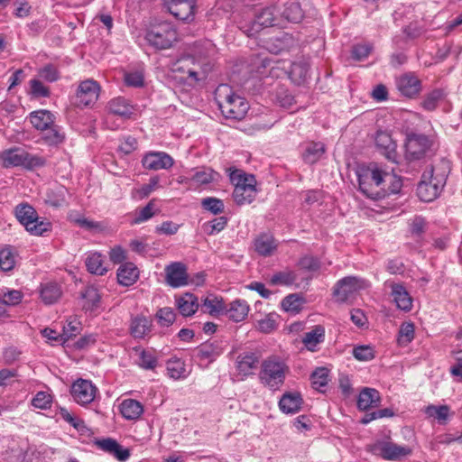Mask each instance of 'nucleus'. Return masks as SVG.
I'll return each mask as SVG.
<instances>
[{"label": "nucleus", "mask_w": 462, "mask_h": 462, "mask_svg": "<svg viewBox=\"0 0 462 462\" xmlns=\"http://www.w3.org/2000/svg\"><path fill=\"white\" fill-rule=\"evenodd\" d=\"M356 175L359 190L375 200L398 193L402 186L400 177L381 170L376 163L359 167Z\"/></svg>", "instance_id": "f257e3e1"}, {"label": "nucleus", "mask_w": 462, "mask_h": 462, "mask_svg": "<svg viewBox=\"0 0 462 462\" xmlns=\"http://www.w3.org/2000/svg\"><path fill=\"white\" fill-rule=\"evenodd\" d=\"M215 98L222 115L228 119L242 120L249 109L248 102L235 94L226 84H221L217 88Z\"/></svg>", "instance_id": "f03ea898"}, {"label": "nucleus", "mask_w": 462, "mask_h": 462, "mask_svg": "<svg viewBox=\"0 0 462 462\" xmlns=\"http://www.w3.org/2000/svg\"><path fill=\"white\" fill-rule=\"evenodd\" d=\"M288 366L277 356H270L263 361L259 373L261 383L272 391L280 390L283 385Z\"/></svg>", "instance_id": "7ed1b4c3"}, {"label": "nucleus", "mask_w": 462, "mask_h": 462, "mask_svg": "<svg viewBox=\"0 0 462 462\" xmlns=\"http://www.w3.org/2000/svg\"><path fill=\"white\" fill-rule=\"evenodd\" d=\"M229 177L234 185V201L239 206L252 203L257 193L255 177L239 170L232 171Z\"/></svg>", "instance_id": "20e7f679"}, {"label": "nucleus", "mask_w": 462, "mask_h": 462, "mask_svg": "<svg viewBox=\"0 0 462 462\" xmlns=\"http://www.w3.org/2000/svg\"><path fill=\"white\" fill-rule=\"evenodd\" d=\"M435 167L430 166L422 173L417 187V195L421 201L430 202L441 192L447 180V173H435Z\"/></svg>", "instance_id": "39448f33"}, {"label": "nucleus", "mask_w": 462, "mask_h": 462, "mask_svg": "<svg viewBox=\"0 0 462 462\" xmlns=\"http://www.w3.org/2000/svg\"><path fill=\"white\" fill-rule=\"evenodd\" d=\"M15 217L32 236H43L51 230V223L40 219L36 210L28 203H20L14 208Z\"/></svg>", "instance_id": "423d86ee"}, {"label": "nucleus", "mask_w": 462, "mask_h": 462, "mask_svg": "<svg viewBox=\"0 0 462 462\" xmlns=\"http://www.w3.org/2000/svg\"><path fill=\"white\" fill-rule=\"evenodd\" d=\"M145 39L155 49L165 50L177 41V32L171 23H162L149 29Z\"/></svg>", "instance_id": "0eeeda50"}, {"label": "nucleus", "mask_w": 462, "mask_h": 462, "mask_svg": "<svg viewBox=\"0 0 462 462\" xmlns=\"http://www.w3.org/2000/svg\"><path fill=\"white\" fill-rule=\"evenodd\" d=\"M370 287L367 280L356 276H346L337 282L333 288V297L337 302L343 303L361 290Z\"/></svg>", "instance_id": "6e6552de"}, {"label": "nucleus", "mask_w": 462, "mask_h": 462, "mask_svg": "<svg viewBox=\"0 0 462 462\" xmlns=\"http://www.w3.org/2000/svg\"><path fill=\"white\" fill-rule=\"evenodd\" d=\"M433 143L425 134H409L405 142V158L409 162L423 159L430 151Z\"/></svg>", "instance_id": "1a4fd4ad"}, {"label": "nucleus", "mask_w": 462, "mask_h": 462, "mask_svg": "<svg viewBox=\"0 0 462 462\" xmlns=\"http://www.w3.org/2000/svg\"><path fill=\"white\" fill-rule=\"evenodd\" d=\"M370 450L373 454L385 460L397 461L410 455L411 449L405 446H400L392 441L379 440L374 443Z\"/></svg>", "instance_id": "9d476101"}, {"label": "nucleus", "mask_w": 462, "mask_h": 462, "mask_svg": "<svg viewBox=\"0 0 462 462\" xmlns=\"http://www.w3.org/2000/svg\"><path fill=\"white\" fill-rule=\"evenodd\" d=\"M99 91L100 87L97 81L93 79L81 81L76 94L77 106L82 107L93 106L98 99Z\"/></svg>", "instance_id": "9b49d317"}, {"label": "nucleus", "mask_w": 462, "mask_h": 462, "mask_svg": "<svg viewBox=\"0 0 462 462\" xmlns=\"http://www.w3.org/2000/svg\"><path fill=\"white\" fill-rule=\"evenodd\" d=\"M97 392V387L89 380L79 379L71 386V395L80 405L91 403Z\"/></svg>", "instance_id": "f8f14e48"}, {"label": "nucleus", "mask_w": 462, "mask_h": 462, "mask_svg": "<svg viewBox=\"0 0 462 462\" xmlns=\"http://www.w3.org/2000/svg\"><path fill=\"white\" fill-rule=\"evenodd\" d=\"M384 286L391 290L390 296L399 310L408 312L412 309V298L402 283L388 280Z\"/></svg>", "instance_id": "ddd939ff"}, {"label": "nucleus", "mask_w": 462, "mask_h": 462, "mask_svg": "<svg viewBox=\"0 0 462 462\" xmlns=\"http://www.w3.org/2000/svg\"><path fill=\"white\" fill-rule=\"evenodd\" d=\"M224 348L225 346L222 341H207L197 347L196 356L201 363H205L204 365L208 366L223 353Z\"/></svg>", "instance_id": "4468645a"}, {"label": "nucleus", "mask_w": 462, "mask_h": 462, "mask_svg": "<svg viewBox=\"0 0 462 462\" xmlns=\"http://www.w3.org/2000/svg\"><path fill=\"white\" fill-rule=\"evenodd\" d=\"M169 12L180 21H189L194 18L196 0H167Z\"/></svg>", "instance_id": "2eb2a0df"}, {"label": "nucleus", "mask_w": 462, "mask_h": 462, "mask_svg": "<svg viewBox=\"0 0 462 462\" xmlns=\"http://www.w3.org/2000/svg\"><path fill=\"white\" fill-rule=\"evenodd\" d=\"M142 163L145 169L159 171L171 168L174 161L171 155L164 152H153L145 154Z\"/></svg>", "instance_id": "dca6fc26"}, {"label": "nucleus", "mask_w": 462, "mask_h": 462, "mask_svg": "<svg viewBox=\"0 0 462 462\" xmlns=\"http://www.w3.org/2000/svg\"><path fill=\"white\" fill-rule=\"evenodd\" d=\"M326 152L327 147L324 143L308 141L302 144L301 158L305 163L313 165L324 157Z\"/></svg>", "instance_id": "f3484780"}, {"label": "nucleus", "mask_w": 462, "mask_h": 462, "mask_svg": "<svg viewBox=\"0 0 462 462\" xmlns=\"http://www.w3.org/2000/svg\"><path fill=\"white\" fill-rule=\"evenodd\" d=\"M166 281L169 285L174 288L184 286L188 283V274L183 263L175 262L165 268Z\"/></svg>", "instance_id": "a211bd4d"}, {"label": "nucleus", "mask_w": 462, "mask_h": 462, "mask_svg": "<svg viewBox=\"0 0 462 462\" xmlns=\"http://www.w3.org/2000/svg\"><path fill=\"white\" fill-rule=\"evenodd\" d=\"M375 145L382 154L389 161L396 162V143L392 135L385 131H378L375 135Z\"/></svg>", "instance_id": "6ab92c4d"}, {"label": "nucleus", "mask_w": 462, "mask_h": 462, "mask_svg": "<svg viewBox=\"0 0 462 462\" xmlns=\"http://www.w3.org/2000/svg\"><path fill=\"white\" fill-rule=\"evenodd\" d=\"M303 398L299 392H285L279 400L278 406L282 413L295 414L301 410Z\"/></svg>", "instance_id": "aec40b11"}, {"label": "nucleus", "mask_w": 462, "mask_h": 462, "mask_svg": "<svg viewBox=\"0 0 462 462\" xmlns=\"http://www.w3.org/2000/svg\"><path fill=\"white\" fill-rule=\"evenodd\" d=\"M396 86L402 95L407 97L417 96L421 89L420 80L411 73H406L398 78Z\"/></svg>", "instance_id": "412c9836"}, {"label": "nucleus", "mask_w": 462, "mask_h": 462, "mask_svg": "<svg viewBox=\"0 0 462 462\" xmlns=\"http://www.w3.org/2000/svg\"><path fill=\"white\" fill-rule=\"evenodd\" d=\"M279 8L276 6H269L261 10L254 15L252 30L258 32L264 27L278 25L277 14Z\"/></svg>", "instance_id": "4be33fe9"}, {"label": "nucleus", "mask_w": 462, "mask_h": 462, "mask_svg": "<svg viewBox=\"0 0 462 462\" xmlns=\"http://www.w3.org/2000/svg\"><path fill=\"white\" fill-rule=\"evenodd\" d=\"M97 446L121 462L126 461L130 457L129 448H124L114 439L106 438L97 440Z\"/></svg>", "instance_id": "5701e85b"}, {"label": "nucleus", "mask_w": 462, "mask_h": 462, "mask_svg": "<svg viewBox=\"0 0 462 462\" xmlns=\"http://www.w3.org/2000/svg\"><path fill=\"white\" fill-rule=\"evenodd\" d=\"M259 364V356L254 352H245L237 356L236 367L238 373L244 376L253 374Z\"/></svg>", "instance_id": "b1692460"}, {"label": "nucleus", "mask_w": 462, "mask_h": 462, "mask_svg": "<svg viewBox=\"0 0 462 462\" xmlns=\"http://www.w3.org/2000/svg\"><path fill=\"white\" fill-rule=\"evenodd\" d=\"M108 112L124 119H129L134 113V107L125 97H118L111 99L106 106Z\"/></svg>", "instance_id": "393cba45"}, {"label": "nucleus", "mask_w": 462, "mask_h": 462, "mask_svg": "<svg viewBox=\"0 0 462 462\" xmlns=\"http://www.w3.org/2000/svg\"><path fill=\"white\" fill-rule=\"evenodd\" d=\"M254 245L257 254L264 257L272 255L278 246L273 235L268 233H263L256 236Z\"/></svg>", "instance_id": "a878e982"}, {"label": "nucleus", "mask_w": 462, "mask_h": 462, "mask_svg": "<svg viewBox=\"0 0 462 462\" xmlns=\"http://www.w3.org/2000/svg\"><path fill=\"white\" fill-rule=\"evenodd\" d=\"M29 119L32 126L41 132L50 128L56 121L55 116L46 109L30 113Z\"/></svg>", "instance_id": "bb28decb"}, {"label": "nucleus", "mask_w": 462, "mask_h": 462, "mask_svg": "<svg viewBox=\"0 0 462 462\" xmlns=\"http://www.w3.org/2000/svg\"><path fill=\"white\" fill-rule=\"evenodd\" d=\"M279 14L282 18L288 22L299 23L304 16L300 4L297 0H288L279 7Z\"/></svg>", "instance_id": "cd10ccee"}, {"label": "nucleus", "mask_w": 462, "mask_h": 462, "mask_svg": "<svg viewBox=\"0 0 462 462\" xmlns=\"http://www.w3.org/2000/svg\"><path fill=\"white\" fill-rule=\"evenodd\" d=\"M381 397L377 390L374 388H364L357 399V407L361 411H366L377 407L380 404Z\"/></svg>", "instance_id": "c85d7f7f"}, {"label": "nucleus", "mask_w": 462, "mask_h": 462, "mask_svg": "<svg viewBox=\"0 0 462 462\" xmlns=\"http://www.w3.org/2000/svg\"><path fill=\"white\" fill-rule=\"evenodd\" d=\"M117 281L123 286L133 285L139 277L137 267L130 262L122 263L117 270Z\"/></svg>", "instance_id": "c756f323"}, {"label": "nucleus", "mask_w": 462, "mask_h": 462, "mask_svg": "<svg viewBox=\"0 0 462 462\" xmlns=\"http://www.w3.org/2000/svg\"><path fill=\"white\" fill-rule=\"evenodd\" d=\"M62 295L61 286L54 282L41 284L40 296L46 305L56 303Z\"/></svg>", "instance_id": "7c9ffc66"}, {"label": "nucleus", "mask_w": 462, "mask_h": 462, "mask_svg": "<svg viewBox=\"0 0 462 462\" xmlns=\"http://www.w3.org/2000/svg\"><path fill=\"white\" fill-rule=\"evenodd\" d=\"M119 411L125 420H135L143 413V406L134 399H125L120 403Z\"/></svg>", "instance_id": "2f4dec72"}, {"label": "nucleus", "mask_w": 462, "mask_h": 462, "mask_svg": "<svg viewBox=\"0 0 462 462\" xmlns=\"http://www.w3.org/2000/svg\"><path fill=\"white\" fill-rule=\"evenodd\" d=\"M152 330V320L144 316H136L131 319L129 332L134 338H143Z\"/></svg>", "instance_id": "473e14b6"}, {"label": "nucleus", "mask_w": 462, "mask_h": 462, "mask_svg": "<svg viewBox=\"0 0 462 462\" xmlns=\"http://www.w3.org/2000/svg\"><path fill=\"white\" fill-rule=\"evenodd\" d=\"M26 151L21 148H12L6 151H4L0 154V159L2 160L3 166L5 168L9 167H17V166H24V160Z\"/></svg>", "instance_id": "72a5a7b5"}, {"label": "nucleus", "mask_w": 462, "mask_h": 462, "mask_svg": "<svg viewBox=\"0 0 462 462\" xmlns=\"http://www.w3.org/2000/svg\"><path fill=\"white\" fill-rule=\"evenodd\" d=\"M201 310L212 316H217L226 310V305L222 297L208 294L201 301Z\"/></svg>", "instance_id": "f704fd0d"}, {"label": "nucleus", "mask_w": 462, "mask_h": 462, "mask_svg": "<svg viewBox=\"0 0 462 462\" xmlns=\"http://www.w3.org/2000/svg\"><path fill=\"white\" fill-rule=\"evenodd\" d=\"M177 308L182 316L193 315L199 308L198 298L192 293H185L176 300Z\"/></svg>", "instance_id": "c9c22d12"}, {"label": "nucleus", "mask_w": 462, "mask_h": 462, "mask_svg": "<svg viewBox=\"0 0 462 462\" xmlns=\"http://www.w3.org/2000/svg\"><path fill=\"white\" fill-rule=\"evenodd\" d=\"M42 132L43 133L42 140L49 146H59L65 142L66 134L62 127L56 123L52 124L50 128Z\"/></svg>", "instance_id": "e433bc0d"}, {"label": "nucleus", "mask_w": 462, "mask_h": 462, "mask_svg": "<svg viewBox=\"0 0 462 462\" xmlns=\"http://www.w3.org/2000/svg\"><path fill=\"white\" fill-rule=\"evenodd\" d=\"M219 178L220 174L209 167L198 168L191 176V180L199 185L217 182Z\"/></svg>", "instance_id": "4c0bfd02"}, {"label": "nucleus", "mask_w": 462, "mask_h": 462, "mask_svg": "<svg viewBox=\"0 0 462 462\" xmlns=\"http://www.w3.org/2000/svg\"><path fill=\"white\" fill-rule=\"evenodd\" d=\"M225 311L230 319L240 322L247 316L249 306L245 300H236L230 303L228 309L226 308Z\"/></svg>", "instance_id": "58836bf2"}, {"label": "nucleus", "mask_w": 462, "mask_h": 462, "mask_svg": "<svg viewBox=\"0 0 462 462\" xmlns=\"http://www.w3.org/2000/svg\"><path fill=\"white\" fill-rule=\"evenodd\" d=\"M325 338V328L322 326H316L314 328L304 334L302 342L310 351H314L317 345L323 342Z\"/></svg>", "instance_id": "ea45409f"}, {"label": "nucleus", "mask_w": 462, "mask_h": 462, "mask_svg": "<svg viewBox=\"0 0 462 462\" xmlns=\"http://www.w3.org/2000/svg\"><path fill=\"white\" fill-rule=\"evenodd\" d=\"M86 266L89 273L97 275H104L107 268L104 265V256L99 253H91L86 258Z\"/></svg>", "instance_id": "a19ab883"}, {"label": "nucleus", "mask_w": 462, "mask_h": 462, "mask_svg": "<svg viewBox=\"0 0 462 462\" xmlns=\"http://www.w3.org/2000/svg\"><path fill=\"white\" fill-rule=\"evenodd\" d=\"M298 280L297 273L291 270L285 269L283 271L276 272L270 278L271 285H282V286H291L296 282Z\"/></svg>", "instance_id": "79ce46f5"}, {"label": "nucleus", "mask_w": 462, "mask_h": 462, "mask_svg": "<svg viewBox=\"0 0 462 462\" xmlns=\"http://www.w3.org/2000/svg\"><path fill=\"white\" fill-rule=\"evenodd\" d=\"M81 297L85 300V303L83 305L85 310H93L99 306L101 294L95 286H87L81 292Z\"/></svg>", "instance_id": "37998d69"}, {"label": "nucleus", "mask_w": 462, "mask_h": 462, "mask_svg": "<svg viewBox=\"0 0 462 462\" xmlns=\"http://www.w3.org/2000/svg\"><path fill=\"white\" fill-rule=\"evenodd\" d=\"M167 374L174 379H184L187 377V371L184 361L177 357H171L167 361Z\"/></svg>", "instance_id": "c03bdc74"}, {"label": "nucleus", "mask_w": 462, "mask_h": 462, "mask_svg": "<svg viewBox=\"0 0 462 462\" xmlns=\"http://www.w3.org/2000/svg\"><path fill=\"white\" fill-rule=\"evenodd\" d=\"M137 364L145 370H153L158 365V358L152 349H142Z\"/></svg>", "instance_id": "a18cd8bd"}, {"label": "nucleus", "mask_w": 462, "mask_h": 462, "mask_svg": "<svg viewBox=\"0 0 462 462\" xmlns=\"http://www.w3.org/2000/svg\"><path fill=\"white\" fill-rule=\"evenodd\" d=\"M450 409L448 405H429L425 408V413L438 420L439 424H445L448 419Z\"/></svg>", "instance_id": "49530a36"}, {"label": "nucleus", "mask_w": 462, "mask_h": 462, "mask_svg": "<svg viewBox=\"0 0 462 462\" xmlns=\"http://www.w3.org/2000/svg\"><path fill=\"white\" fill-rule=\"evenodd\" d=\"M304 300L296 293L286 296L282 301V308L291 313H299L302 309Z\"/></svg>", "instance_id": "de8ad7c7"}, {"label": "nucleus", "mask_w": 462, "mask_h": 462, "mask_svg": "<svg viewBox=\"0 0 462 462\" xmlns=\"http://www.w3.org/2000/svg\"><path fill=\"white\" fill-rule=\"evenodd\" d=\"M445 97V93L442 89L436 88L428 93L423 101L421 106L427 111H433L437 108L439 102Z\"/></svg>", "instance_id": "09e8293b"}, {"label": "nucleus", "mask_w": 462, "mask_h": 462, "mask_svg": "<svg viewBox=\"0 0 462 462\" xmlns=\"http://www.w3.org/2000/svg\"><path fill=\"white\" fill-rule=\"evenodd\" d=\"M311 383L314 389L323 392L321 388L328 383V370L325 367H318L310 375Z\"/></svg>", "instance_id": "8fccbe9b"}, {"label": "nucleus", "mask_w": 462, "mask_h": 462, "mask_svg": "<svg viewBox=\"0 0 462 462\" xmlns=\"http://www.w3.org/2000/svg\"><path fill=\"white\" fill-rule=\"evenodd\" d=\"M155 215V200L152 199L149 203L141 208L140 210H136L134 213V217L133 219V224L137 225L141 224L144 221H147L151 217Z\"/></svg>", "instance_id": "3c124183"}, {"label": "nucleus", "mask_w": 462, "mask_h": 462, "mask_svg": "<svg viewBox=\"0 0 462 462\" xmlns=\"http://www.w3.org/2000/svg\"><path fill=\"white\" fill-rule=\"evenodd\" d=\"M227 225V218L226 217H219L212 221H208L203 224V231L208 235L213 236L222 231Z\"/></svg>", "instance_id": "603ef678"}, {"label": "nucleus", "mask_w": 462, "mask_h": 462, "mask_svg": "<svg viewBox=\"0 0 462 462\" xmlns=\"http://www.w3.org/2000/svg\"><path fill=\"white\" fill-rule=\"evenodd\" d=\"M81 323L76 319L67 321V324L63 327V332L60 335V340L66 342L70 338L79 335L81 331Z\"/></svg>", "instance_id": "864d4df0"}, {"label": "nucleus", "mask_w": 462, "mask_h": 462, "mask_svg": "<svg viewBox=\"0 0 462 462\" xmlns=\"http://www.w3.org/2000/svg\"><path fill=\"white\" fill-rule=\"evenodd\" d=\"M201 207L203 209L211 212L214 215L221 214L224 212L225 206L222 199L208 197L201 200Z\"/></svg>", "instance_id": "5fc2aeb1"}, {"label": "nucleus", "mask_w": 462, "mask_h": 462, "mask_svg": "<svg viewBox=\"0 0 462 462\" xmlns=\"http://www.w3.org/2000/svg\"><path fill=\"white\" fill-rule=\"evenodd\" d=\"M57 414L65 421L73 426L77 430H84L86 429V425L83 420L74 416L69 410L66 408L60 407L57 412Z\"/></svg>", "instance_id": "6e6d98bb"}, {"label": "nucleus", "mask_w": 462, "mask_h": 462, "mask_svg": "<svg viewBox=\"0 0 462 462\" xmlns=\"http://www.w3.org/2000/svg\"><path fill=\"white\" fill-rule=\"evenodd\" d=\"M64 188L51 189L47 192L46 202L54 208H60L66 203Z\"/></svg>", "instance_id": "4d7b16f0"}, {"label": "nucleus", "mask_w": 462, "mask_h": 462, "mask_svg": "<svg viewBox=\"0 0 462 462\" xmlns=\"http://www.w3.org/2000/svg\"><path fill=\"white\" fill-rule=\"evenodd\" d=\"M38 75L45 81L51 83L59 80L60 78V74L58 68L53 64H46L45 66L41 68L38 71Z\"/></svg>", "instance_id": "13d9d810"}, {"label": "nucleus", "mask_w": 462, "mask_h": 462, "mask_svg": "<svg viewBox=\"0 0 462 462\" xmlns=\"http://www.w3.org/2000/svg\"><path fill=\"white\" fill-rule=\"evenodd\" d=\"M414 338V324L411 322H404L401 325L399 330L398 341L402 345L411 343Z\"/></svg>", "instance_id": "bf43d9fd"}, {"label": "nucleus", "mask_w": 462, "mask_h": 462, "mask_svg": "<svg viewBox=\"0 0 462 462\" xmlns=\"http://www.w3.org/2000/svg\"><path fill=\"white\" fill-rule=\"evenodd\" d=\"M156 318L161 326L169 327L175 321L176 314L171 308L164 307L157 311Z\"/></svg>", "instance_id": "052dcab7"}, {"label": "nucleus", "mask_w": 462, "mask_h": 462, "mask_svg": "<svg viewBox=\"0 0 462 462\" xmlns=\"http://www.w3.org/2000/svg\"><path fill=\"white\" fill-rule=\"evenodd\" d=\"M14 256L10 248L0 251V269L4 272L11 271L14 267Z\"/></svg>", "instance_id": "680f3d73"}, {"label": "nucleus", "mask_w": 462, "mask_h": 462, "mask_svg": "<svg viewBox=\"0 0 462 462\" xmlns=\"http://www.w3.org/2000/svg\"><path fill=\"white\" fill-rule=\"evenodd\" d=\"M353 356L359 361H370L374 358V351L370 346H358L354 347Z\"/></svg>", "instance_id": "e2e57ef3"}, {"label": "nucleus", "mask_w": 462, "mask_h": 462, "mask_svg": "<svg viewBox=\"0 0 462 462\" xmlns=\"http://www.w3.org/2000/svg\"><path fill=\"white\" fill-rule=\"evenodd\" d=\"M298 266L309 272H316L320 268V261L313 255H305L299 260Z\"/></svg>", "instance_id": "0e129e2a"}, {"label": "nucleus", "mask_w": 462, "mask_h": 462, "mask_svg": "<svg viewBox=\"0 0 462 462\" xmlns=\"http://www.w3.org/2000/svg\"><path fill=\"white\" fill-rule=\"evenodd\" d=\"M31 94L34 97H49L51 95L50 88L43 85V83L36 79L30 80Z\"/></svg>", "instance_id": "69168bd1"}, {"label": "nucleus", "mask_w": 462, "mask_h": 462, "mask_svg": "<svg viewBox=\"0 0 462 462\" xmlns=\"http://www.w3.org/2000/svg\"><path fill=\"white\" fill-rule=\"evenodd\" d=\"M276 100L280 106L285 109H291L295 105L294 97L284 89H280L277 91Z\"/></svg>", "instance_id": "338daca9"}, {"label": "nucleus", "mask_w": 462, "mask_h": 462, "mask_svg": "<svg viewBox=\"0 0 462 462\" xmlns=\"http://www.w3.org/2000/svg\"><path fill=\"white\" fill-rule=\"evenodd\" d=\"M372 49L371 44H356L352 49V58L356 60H363L369 56Z\"/></svg>", "instance_id": "774afa93"}]
</instances>
